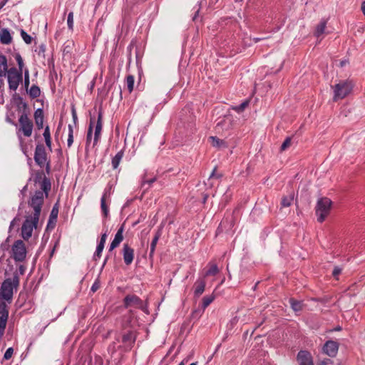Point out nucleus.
<instances>
[{"mask_svg": "<svg viewBox=\"0 0 365 365\" xmlns=\"http://www.w3.org/2000/svg\"><path fill=\"white\" fill-rule=\"evenodd\" d=\"M132 315L133 312L130 311L128 314L123 317L122 322L123 329L115 337V340L121 343L126 351L130 350L133 348L137 338L136 331L130 326L133 319Z\"/></svg>", "mask_w": 365, "mask_h": 365, "instance_id": "nucleus-1", "label": "nucleus"}, {"mask_svg": "<svg viewBox=\"0 0 365 365\" xmlns=\"http://www.w3.org/2000/svg\"><path fill=\"white\" fill-rule=\"evenodd\" d=\"M19 284V277L16 273L13 276V278L6 279L1 284L0 289V297L5 299L10 304L13 299L14 289H16Z\"/></svg>", "mask_w": 365, "mask_h": 365, "instance_id": "nucleus-2", "label": "nucleus"}, {"mask_svg": "<svg viewBox=\"0 0 365 365\" xmlns=\"http://www.w3.org/2000/svg\"><path fill=\"white\" fill-rule=\"evenodd\" d=\"M332 202L328 197H321L317 200L315 213L319 222H323L329 215Z\"/></svg>", "mask_w": 365, "mask_h": 365, "instance_id": "nucleus-3", "label": "nucleus"}, {"mask_svg": "<svg viewBox=\"0 0 365 365\" xmlns=\"http://www.w3.org/2000/svg\"><path fill=\"white\" fill-rule=\"evenodd\" d=\"M354 84L351 81H341L334 86L333 100L337 101L347 96L352 91Z\"/></svg>", "mask_w": 365, "mask_h": 365, "instance_id": "nucleus-4", "label": "nucleus"}, {"mask_svg": "<svg viewBox=\"0 0 365 365\" xmlns=\"http://www.w3.org/2000/svg\"><path fill=\"white\" fill-rule=\"evenodd\" d=\"M34 158L35 163L41 168H43L46 165V170L47 173H49L51 169L50 163L48 160L47 153L43 144L38 143L36 145Z\"/></svg>", "mask_w": 365, "mask_h": 365, "instance_id": "nucleus-5", "label": "nucleus"}, {"mask_svg": "<svg viewBox=\"0 0 365 365\" xmlns=\"http://www.w3.org/2000/svg\"><path fill=\"white\" fill-rule=\"evenodd\" d=\"M19 128L17 133L21 132L25 137H30L34 129L33 121L26 113H21L19 118Z\"/></svg>", "mask_w": 365, "mask_h": 365, "instance_id": "nucleus-6", "label": "nucleus"}, {"mask_svg": "<svg viewBox=\"0 0 365 365\" xmlns=\"http://www.w3.org/2000/svg\"><path fill=\"white\" fill-rule=\"evenodd\" d=\"M43 201L44 195L41 190H36L31 197V200L29 201V205L32 207L34 211L32 215L35 216L36 219L40 216Z\"/></svg>", "mask_w": 365, "mask_h": 365, "instance_id": "nucleus-7", "label": "nucleus"}, {"mask_svg": "<svg viewBox=\"0 0 365 365\" xmlns=\"http://www.w3.org/2000/svg\"><path fill=\"white\" fill-rule=\"evenodd\" d=\"M38 220L39 217L36 219L34 215L26 217L21 227V236L25 240L31 237L33 229L36 227Z\"/></svg>", "mask_w": 365, "mask_h": 365, "instance_id": "nucleus-8", "label": "nucleus"}, {"mask_svg": "<svg viewBox=\"0 0 365 365\" xmlns=\"http://www.w3.org/2000/svg\"><path fill=\"white\" fill-rule=\"evenodd\" d=\"M22 73L15 67L9 69L6 73L10 90L15 91L18 88L19 83L22 81Z\"/></svg>", "mask_w": 365, "mask_h": 365, "instance_id": "nucleus-9", "label": "nucleus"}, {"mask_svg": "<svg viewBox=\"0 0 365 365\" xmlns=\"http://www.w3.org/2000/svg\"><path fill=\"white\" fill-rule=\"evenodd\" d=\"M11 257L16 262H23L26 257V249L24 242L18 240L14 242L11 247Z\"/></svg>", "mask_w": 365, "mask_h": 365, "instance_id": "nucleus-10", "label": "nucleus"}, {"mask_svg": "<svg viewBox=\"0 0 365 365\" xmlns=\"http://www.w3.org/2000/svg\"><path fill=\"white\" fill-rule=\"evenodd\" d=\"M125 308L135 307L143 310L144 305L143 300L135 294H128L123 299Z\"/></svg>", "mask_w": 365, "mask_h": 365, "instance_id": "nucleus-11", "label": "nucleus"}, {"mask_svg": "<svg viewBox=\"0 0 365 365\" xmlns=\"http://www.w3.org/2000/svg\"><path fill=\"white\" fill-rule=\"evenodd\" d=\"M6 302L5 299L0 297V328L1 333L5 330L9 317V310Z\"/></svg>", "mask_w": 365, "mask_h": 365, "instance_id": "nucleus-12", "label": "nucleus"}, {"mask_svg": "<svg viewBox=\"0 0 365 365\" xmlns=\"http://www.w3.org/2000/svg\"><path fill=\"white\" fill-rule=\"evenodd\" d=\"M233 117L230 114L225 115L222 118L219 119L215 129L217 132L220 133L224 130H228L232 127Z\"/></svg>", "mask_w": 365, "mask_h": 365, "instance_id": "nucleus-13", "label": "nucleus"}, {"mask_svg": "<svg viewBox=\"0 0 365 365\" xmlns=\"http://www.w3.org/2000/svg\"><path fill=\"white\" fill-rule=\"evenodd\" d=\"M109 356L107 358V365H120L123 355L115 349L114 346L108 347Z\"/></svg>", "mask_w": 365, "mask_h": 365, "instance_id": "nucleus-14", "label": "nucleus"}, {"mask_svg": "<svg viewBox=\"0 0 365 365\" xmlns=\"http://www.w3.org/2000/svg\"><path fill=\"white\" fill-rule=\"evenodd\" d=\"M339 344L333 340H328L323 346V352L330 357H335L338 353Z\"/></svg>", "mask_w": 365, "mask_h": 365, "instance_id": "nucleus-15", "label": "nucleus"}, {"mask_svg": "<svg viewBox=\"0 0 365 365\" xmlns=\"http://www.w3.org/2000/svg\"><path fill=\"white\" fill-rule=\"evenodd\" d=\"M297 361L299 365H314L313 357L307 350H301L298 352Z\"/></svg>", "mask_w": 365, "mask_h": 365, "instance_id": "nucleus-16", "label": "nucleus"}, {"mask_svg": "<svg viewBox=\"0 0 365 365\" xmlns=\"http://www.w3.org/2000/svg\"><path fill=\"white\" fill-rule=\"evenodd\" d=\"M103 111L102 109L100 108L98 114V120L96 122V128H95V133H94V139H93V145H96L101 136L102 127H103Z\"/></svg>", "mask_w": 365, "mask_h": 365, "instance_id": "nucleus-17", "label": "nucleus"}, {"mask_svg": "<svg viewBox=\"0 0 365 365\" xmlns=\"http://www.w3.org/2000/svg\"><path fill=\"white\" fill-rule=\"evenodd\" d=\"M123 256L125 264L130 265L133 261L134 250L128 246V245L125 244L123 248Z\"/></svg>", "mask_w": 365, "mask_h": 365, "instance_id": "nucleus-18", "label": "nucleus"}, {"mask_svg": "<svg viewBox=\"0 0 365 365\" xmlns=\"http://www.w3.org/2000/svg\"><path fill=\"white\" fill-rule=\"evenodd\" d=\"M123 231H124V225H122L120 227V228L118 230L113 240L111 242V243L110 245L109 252L113 251L115 248L118 247L119 245L120 244V242L123 241Z\"/></svg>", "mask_w": 365, "mask_h": 365, "instance_id": "nucleus-19", "label": "nucleus"}, {"mask_svg": "<svg viewBox=\"0 0 365 365\" xmlns=\"http://www.w3.org/2000/svg\"><path fill=\"white\" fill-rule=\"evenodd\" d=\"M206 282L205 277H200L196 280L194 284V295L195 297H200L205 291Z\"/></svg>", "mask_w": 365, "mask_h": 365, "instance_id": "nucleus-20", "label": "nucleus"}, {"mask_svg": "<svg viewBox=\"0 0 365 365\" xmlns=\"http://www.w3.org/2000/svg\"><path fill=\"white\" fill-rule=\"evenodd\" d=\"M209 141L213 147L218 149H225L229 146V144L226 140L220 139L217 136H210L209 138Z\"/></svg>", "mask_w": 365, "mask_h": 365, "instance_id": "nucleus-21", "label": "nucleus"}, {"mask_svg": "<svg viewBox=\"0 0 365 365\" xmlns=\"http://www.w3.org/2000/svg\"><path fill=\"white\" fill-rule=\"evenodd\" d=\"M0 41L1 43L6 45L11 43L12 37L8 29H2L0 31Z\"/></svg>", "mask_w": 365, "mask_h": 365, "instance_id": "nucleus-22", "label": "nucleus"}, {"mask_svg": "<svg viewBox=\"0 0 365 365\" xmlns=\"http://www.w3.org/2000/svg\"><path fill=\"white\" fill-rule=\"evenodd\" d=\"M38 183L40 184V188L41 190V191H42L43 195L45 194V197H47L51 187L50 179L48 178H44L43 180Z\"/></svg>", "mask_w": 365, "mask_h": 365, "instance_id": "nucleus-23", "label": "nucleus"}, {"mask_svg": "<svg viewBox=\"0 0 365 365\" xmlns=\"http://www.w3.org/2000/svg\"><path fill=\"white\" fill-rule=\"evenodd\" d=\"M8 71L7 58L4 55L0 54V77L5 76Z\"/></svg>", "mask_w": 365, "mask_h": 365, "instance_id": "nucleus-24", "label": "nucleus"}, {"mask_svg": "<svg viewBox=\"0 0 365 365\" xmlns=\"http://www.w3.org/2000/svg\"><path fill=\"white\" fill-rule=\"evenodd\" d=\"M162 228H163V226H161L158 230V231L155 232V236L151 242V244H150V256H153V255L154 254V252L155 250V247H156V245L160 239V237H161V235H162Z\"/></svg>", "mask_w": 365, "mask_h": 365, "instance_id": "nucleus-25", "label": "nucleus"}, {"mask_svg": "<svg viewBox=\"0 0 365 365\" xmlns=\"http://www.w3.org/2000/svg\"><path fill=\"white\" fill-rule=\"evenodd\" d=\"M123 155L124 151L121 150L112 158L111 164L113 169L118 168Z\"/></svg>", "mask_w": 365, "mask_h": 365, "instance_id": "nucleus-26", "label": "nucleus"}, {"mask_svg": "<svg viewBox=\"0 0 365 365\" xmlns=\"http://www.w3.org/2000/svg\"><path fill=\"white\" fill-rule=\"evenodd\" d=\"M289 302L291 308L295 312H300L302 310L303 303L302 301H298V300L294 299V298H290Z\"/></svg>", "mask_w": 365, "mask_h": 365, "instance_id": "nucleus-27", "label": "nucleus"}, {"mask_svg": "<svg viewBox=\"0 0 365 365\" xmlns=\"http://www.w3.org/2000/svg\"><path fill=\"white\" fill-rule=\"evenodd\" d=\"M210 266V268L208 269V270L205 272V274L204 276V277L205 278L206 277H208V276H215L217 275L220 270L218 269V267L216 264H214V263H212V262H210L209 264Z\"/></svg>", "mask_w": 365, "mask_h": 365, "instance_id": "nucleus-28", "label": "nucleus"}, {"mask_svg": "<svg viewBox=\"0 0 365 365\" xmlns=\"http://www.w3.org/2000/svg\"><path fill=\"white\" fill-rule=\"evenodd\" d=\"M94 122H95V118L94 117H91L90 123H89V126H88V132H87V135H86V146L88 144H90L91 142Z\"/></svg>", "mask_w": 365, "mask_h": 365, "instance_id": "nucleus-29", "label": "nucleus"}, {"mask_svg": "<svg viewBox=\"0 0 365 365\" xmlns=\"http://www.w3.org/2000/svg\"><path fill=\"white\" fill-rule=\"evenodd\" d=\"M327 26V21L325 20H322L320 23L317 26L314 34L317 37H319L324 33L325 29Z\"/></svg>", "mask_w": 365, "mask_h": 365, "instance_id": "nucleus-30", "label": "nucleus"}, {"mask_svg": "<svg viewBox=\"0 0 365 365\" xmlns=\"http://www.w3.org/2000/svg\"><path fill=\"white\" fill-rule=\"evenodd\" d=\"M28 93L31 98H38L41 94V90L36 85H32Z\"/></svg>", "mask_w": 365, "mask_h": 365, "instance_id": "nucleus-31", "label": "nucleus"}, {"mask_svg": "<svg viewBox=\"0 0 365 365\" xmlns=\"http://www.w3.org/2000/svg\"><path fill=\"white\" fill-rule=\"evenodd\" d=\"M215 299V294L207 295L202 298V308L205 309Z\"/></svg>", "mask_w": 365, "mask_h": 365, "instance_id": "nucleus-32", "label": "nucleus"}, {"mask_svg": "<svg viewBox=\"0 0 365 365\" xmlns=\"http://www.w3.org/2000/svg\"><path fill=\"white\" fill-rule=\"evenodd\" d=\"M294 200V194L292 193L288 196H284L282 199L281 205L282 207H289Z\"/></svg>", "mask_w": 365, "mask_h": 365, "instance_id": "nucleus-33", "label": "nucleus"}, {"mask_svg": "<svg viewBox=\"0 0 365 365\" xmlns=\"http://www.w3.org/2000/svg\"><path fill=\"white\" fill-rule=\"evenodd\" d=\"M107 201L108 200H104V198L101 199V208L103 212V215L106 218L108 217L109 214V209Z\"/></svg>", "mask_w": 365, "mask_h": 365, "instance_id": "nucleus-34", "label": "nucleus"}, {"mask_svg": "<svg viewBox=\"0 0 365 365\" xmlns=\"http://www.w3.org/2000/svg\"><path fill=\"white\" fill-rule=\"evenodd\" d=\"M249 104H250V101L246 100L238 106H232V109L235 110L237 113H242L249 106Z\"/></svg>", "mask_w": 365, "mask_h": 365, "instance_id": "nucleus-35", "label": "nucleus"}, {"mask_svg": "<svg viewBox=\"0 0 365 365\" xmlns=\"http://www.w3.org/2000/svg\"><path fill=\"white\" fill-rule=\"evenodd\" d=\"M126 85L128 92L130 93L133 91L134 88V77L132 75H128L125 79Z\"/></svg>", "mask_w": 365, "mask_h": 365, "instance_id": "nucleus-36", "label": "nucleus"}, {"mask_svg": "<svg viewBox=\"0 0 365 365\" xmlns=\"http://www.w3.org/2000/svg\"><path fill=\"white\" fill-rule=\"evenodd\" d=\"M44 178H46V177L45 176L43 172L38 170V171L35 172L34 177H33V180L35 184H37V183L41 182Z\"/></svg>", "mask_w": 365, "mask_h": 365, "instance_id": "nucleus-37", "label": "nucleus"}, {"mask_svg": "<svg viewBox=\"0 0 365 365\" xmlns=\"http://www.w3.org/2000/svg\"><path fill=\"white\" fill-rule=\"evenodd\" d=\"M68 135L67 140V145L70 148L73 143V127L72 125L69 124L68 126Z\"/></svg>", "mask_w": 365, "mask_h": 365, "instance_id": "nucleus-38", "label": "nucleus"}, {"mask_svg": "<svg viewBox=\"0 0 365 365\" xmlns=\"http://www.w3.org/2000/svg\"><path fill=\"white\" fill-rule=\"evenodd\" d=\"M58 203H56L51 210L50 217H49V222H51L52 220H54L56 221L58 217Z\"/></svg>", "mask_w": 365, "mask_h": 365, "instance_id": "nucleus-39", "label": "nucleus"}, {"mask_svg": "<svg viewBox=\"0 0 365 365\" xmlns=\"http://www.w3.org/2000/svg\"><path fill=\"white\" fill-rule=\"evenodd\" d=\"M14 58H15V59L17 62L18 66H19L18 71L23 72L24 61H23L21 56L20 55L19 53H16L14 56Z\"/></svg>", "mask_w": 365, "mask_h": 365, "instance_id": "nucleus-40", "label": "nucleus"}, {"mask_svg": "<svg viewBox=\"0 0 365 365\" xmlns=\"http://www.w3.org/2000/svg\"><path fill=\"white\" fill-rule=\"evenodd\" d=\"M104 246L98 245L96 247V250L93 255V259L97 261L101 256V253L103 250Z\"/></svg>", "mask_w": 365, "mask_h": 365, "instance_id": "nucleus-41", "label": "nucleus"}, {"mask_svg": "<svg viewBox=\"0 0 365 365\" xmlns=\"http://www.w3.org/2000/svg\"><path fill=\"white\" fill-rule=\"evenodd\" d=\"M21 36L24 41V42L27 44H30L32 41V38L30 35H29L24 30H21Z\"/></svg>", "mask_w": 365, "mask_h": 365, "instance_id": "nucleus-42", "label": "nucleus"}, {"mask_svg": "<svg viewBox=\"0 0 365 365\" xmlns=\"http://www.w3.org/2000/svg\"><path fill=\"white\" fill-rule=\"evenodd\" d=\"M21 100V102L19 105V109L20 110L21 108H22V113H26L27 114V115H29V107H28V104L26 103V102H24L22 101V98H20Z\"/></svg>", "mask_w": 365, "mask_h": 365, "instance_id": "nucleus-43", "label": "nucleus"}, {"mask_svg": "<svg viewBox=\"0 0 365 365\" xmlns=\"http://www.w3.org/2000/svg\"><path fill=\"white\" fill-rule=\"evenodd\" d=\"M291 143H292V138L290 137H287L284 140V141L282 143L281 148H280V150L284 151L286 149H287L291 145Z\"/></svg>", "mask_w": 365, "mask_h": 365, "instance_id": "nucleus-44", "label": "nucleus"}, {"mask_svg": "<svg viewBox=\"0 0 365 365\" xmlns=\"http://www.w3.org/2000/svg\"><path fill=\"white\" fill-rule=\"evenodd\" d=\"M68 27L70 30H73V12L71 11L68 15L67 19Z\"/></svg>", "mask_w": 365, "mask_h": 365, "instance_id": "nucleus-45", "label": "nucleus"}, {"mask_svg": "<svg viewBox=\"0 0 365 365\" xmlns=\"http://www.w3.org/2000/svg\"><path fill=\"white\" fill-rule=\"evenodd\" d=\"M13 354H14V349L12 347H9L6 349V352L4 353L3 359L4 360L10 359L12 357Z\"/></svg>", "mask_w": 365, "mask_h": 365, "instance_id": "nucleus-46", "label": "nucleus"}, {"mask_svg": "<svg viewBox=\"0 0 365 365\" xmlns=\"http://www.w3.org/2000/svg\"><path fill=\"white\" fill-rule=\"evenodd\" d=\"M35 124L38 130L43 128L44 118H34Z\"/></svg>", "mask_w": 365, "mask_h": 365, "instance_id": "nucleus-47", "label": "nucleus"}, {"mask_svg": "<svg viewBox=\"0 0 365 365\" xmlns=\"http://www.w3.org/2000/svg\"><path fill=\"white\" fill-rule=\"evenodd\" d=\"M34 118H44L43 110L42 108H38L35 110L34 114Z\"/></svg>", "mask_w": 365, "mask_h": 365, "instance_id": "nucleus-48", "label": "nucleus"}, {"mask_svg": "<svg viewBox=\"0 0 365 365\" xmlns=\"http://www.w3.org/2000/svg\"><path fill=\"white\" fill-rule=\"evenodd\" d=\"M101 287V282H100V280L98 279H97L94 283L93 284V285L91 286V291L92 292H96Z\"/></svg>", "mask_w": 365, "mask_h": 365, "instance_id": "nucleus-49", "label": "nucleus"}, {"mask_svg": "<svg viewBox=\"0 0 365 365\" xmlns=\"http://www.w3.org/2000/svg\"><path fill=\"white\" fill-rule=\"evenodd\" d=\"M110 190L111 187L106 188L101 198H104V200H108L110 201Z\"/></svg>", "mask_w": 365, "mask_h": 365, "instance_id": "nucleus-50", "label": "nucleus"}, {"mask_svg": "<svg viewBox=\"0 0 365 365\" xmlns=\"http://www.w3.org/2000/svg\"><path fill=\"white\" fill-rule=\"evenodd\" d=\"M30 81H29V70H26L24 72V86L26 89H28V87L29 86Z\"/></svg>", "mask_w": 365, "mask_h": 365, "instance_id": "nucleus-51", "label": "nucleus"}, {"mask_svg": "<svg viewBox=\"0 0 365 365\" xmlns=\"http://www.w3.org/2000/svg\"><path fill=\"white\" fill-rule=\"evenodd\" d=\"M155 181H156L155 177L152 178L150 179H145V178H143V180H142V186H144L145 184H148L149 185H150Z\"/></svg>", "mask_w": 365, "mask_h": 365, "instance_id": "nucleus-52", "label": "nucleus"}, {"mask_svg": "<svg viewBox=\"0 0 365 365\" xmlns=\"http://www.w3.org/2000/svg\"><path fill=\"white\" fill-rule=\"evenodd\" d=\"M331 364H333V361L330 359H324L318 363V365H331Z\"/></svg>", "mask_w": 365, "mask_h": 365, "instance_id": "nucleus-53", "label": "nucleus"}, {"mask_svg": "<svg viewBox=\"0 0 365 365\" xmlns=\"http://www.w3.org/2000/svg\"><path fill=\"white\" fill-rule=\"evenodd\" d=\"M341 268L339 267H335L332 271V275L335 278H337V277L341 274Z\"/></svg>", "mask_w": 365, "mask_h": 365, "instance_id": "nucleus-54", "label": "nucleus"}, {"mask_svg": "<svg viewBox=\"0 0 365 365\" xmlns=\"http://www.w3.org/2000/svg\"><path fill=\"white\" fill-rule=\"evenodd\" d=\"M106 239H107V234H106V232H105V233L101 235L100 242H99V243L98 245L104 246L105 243H106Z\"/></svg>", "mask_w": 365, "mask_h": 365, "instance_id": "nucleus-55", "label": "nucleus"}, {"mask_svg": "<svg viewBox=\"0 0 365 365\" xmlns=\"http://www.w3.org/2000/svg\"><path fill=\"white\" fill-rule=\"evenodd\" d=\"M43 135L44 138L51 137L50 128L48 125L45 127Z\"/></svg>", "mask_w": 365, "mask_h": 365, "instance_id": "nucleus-56", "label": "nucleus"}, {"mask_svg": "<svg viewBox=\"0 0 365 365\" xmlns=\"http://www.w3.org/2000/svg\"><path fill=\"white\" fill-rule=\"evenodd\" d=\"M45 140V143H46V146L50 149L51 150V138L49 137V138H44Z\"/></svg>", "mask_w": 365, "mask_h": 365, "instance_id": "nucleus-57", "label": "nucleus"}, {"mask_svg": "<svg viewBox=\"0 0 365 365\" xmlns=\"http://www.w3.org/2000/svg\"><path fill=\"white\" fill-rule=\"evenodd\" d=\"M17 221H20V219L18 217H16L15 218H14V220L11 222L10 223V226H9V230H11L16 225V222Z\"/></svg>", "mask_w": 365, "mask_h": 365, "instance_id": "nucleus-58", "label": "nucleus"}, {"mask_svg": "<svg viewBox=\"0 0 365 365\" xmlns=\"http://www.w3.org/2000/svg\"><path fill=\"white\" fill-rule=\"evenodd\" d=\"M216 170H217V168H214V170H212V173H211L210 176V178H213V177H216L217 178H221V176H222L221 175H216V174H215V171H216Z\"/></svg>", "mask_w": 365, "mask_h": 365, "instance_id": "nucleus-59", "label": "nucleus"}, {"mask_svg": "<svg viewBox=\"0 0 365 365\" xmlns=\"http://www.w3.org/2000/svg\"><path fill=\"white\" fill-rule=\"evenodd\" d=\"M6 120L9 123L14 125L15 126H17V123L16 122H14L13 120H11L9 117H6Z\"/></svg>", "mask_w": 365, "mask_h": 365, "instance_id": "nucleus-60", "label": "nucleus"}, {"mask_svg": "<svg viewBox=\"0 0 365 365\" xmlns=\"http://www.w3.org/2000/svg\"><path fill=\"white\" fill-rule=\"evenodd\" d=\"M72 115H73V121L76 123L78 118H77V115H76L75 109L72 110Z\"/></svg>", "mask_w": 365, "mask_h": 365, "instance_id": "nucleus-61", "label": "nucleus"}, {"mask_svg": "<svg viewBox=\"0 0 365 365\" xmlns=\"http://www.w3.org/2000/svg\"><path fill=\"white\" fill-rule=\"evenodd\" d=\"M19 272H20L21 274H24V273L25 272L24 266L20 265L19 267Z\"/></svg>", "mask_w": 365, "mask_h": 365, "instance_id": "nucleus-62", "label": "nucleus"}, {"mask_svg": "<svg viewBox=\"0 0 365 365\" xmlns=\"http://www.w3.org/2000/svg\"><path fill=\"white\" fill-rule=\"evenodd\" d=\"M8 1H9V0H2L0 2V9H1Z\"/></svg>", "mask_w": 365, "mask_h": 365, "instance_id": "nucleus-63", "label": "nucleus"}, {"mask_svg": "<svg viewBox=\"0 0 365 365\" xmlns=\"http://www.w3.org/2000/svg\"><path fill=\"white\" fill-rule=\"evenodd\" d=\"M361 9L363 14L365 16V0L361 3Z\"/></svg>", "mask_w": 365, "mask_h": 365, "instance_id": "nucleus-64", "label": "nucleus"}]
</instances>
